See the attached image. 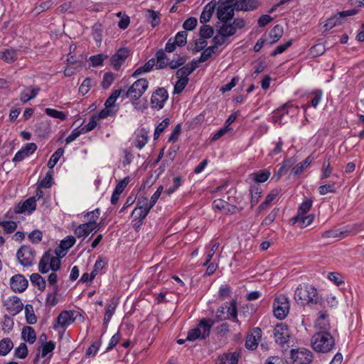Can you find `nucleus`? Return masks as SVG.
Instances as JSON below:
<instances>
[{
  "label": "nucleus",
  "instance_id": "34",
  "mask_svg": "<svg viewBox=\"0 0 364 364\" xmlns=\"http://www.w3.org/2000/svg\"><path fill=\"white\" fill-rule=\"evenodd\" d=\"M225 306L227 307L228 315L231 316L235 322L239 323L236 301L232 300L230 303L225 302Z\"/></svg>",
  "mask_w": 364,
  "mask_h": 364
},
{
  "label": "nucleus",
  "instance_id": "28",
  "mask_svg": "<svg viewBox=\"0 0 364 364\" xmlns=\"http://www.w3.org/2000/svg\"><path fill=\"white\" fill-rule=\"evenodd\" d=\"M0 59L8 63L14 62L17 59L16 50L14 48H6L1 51Z\"/></svg>",
  "mask_w": 364,
  "mask_h": 364
},
{
  "label": "nucleus",
  "instance_id": "5",
  "mask_svg": "<svg viewBox=\"0 0 364 364\" xmlns=\"http://www.w3.org/2000/svg\"><path fill=\"white\" fill-rule=\"evenodd\" d=\"M289 301L287 296L280 294L274 299L273 303V313L277 318L279 320L284 319L289 312Z\"/></svg>",
  "mask_w": 364,
  "mask_h": 364
},
{
  "label": "nucleus",
  "instance_id": "35",
  "mask_svg": "<svg viewBox=\"0 0 364 364\" xmlns=\"http://www.w3.org/2000/svg\"><path fill=\"white\" fill-rule=\"evenodd\" d=\"M151 208L147 207L146 209H143L140 207H136L132 213V217L134 220H139L141 222L148 213H149Z\"/></svg>",
  "mask_w": 364,
  "mask_h": 364
},
{
  "label": "nucleus",
  "instance_id": "43",
  "mask_svg": "<svg viewBox=\"0 0 364 364\" xmlns=\"http://www.w3.org/2000/svg\"><path fill=\"white\" fill-rule=\"evenodd\" d=\"M318 193L321 196H324L327 193H334L336 192V183H328L321 185L318 188Z\"/></svg>",
  "mask_w": 364,
  "mask_h": 364
},
{
  "label": "nucleus",
  "instance_id": "41",
  "mask_svg": "<svg viewBox=\"0 0 364 364\" xmlns=\"http://www.w3.org/2000/svg\"><path fill=\"white\" fill-rule=\"evenodd\" d=\"M341 23V20L340 19V17L338 16V15L332 16L329 18H328L326 21V23L323 25V32H326L333 27H335L337 25H340Z\"/></svg>",
  "mask_w": 364,
  "mask_h": 364
},
{
  "label": "nucleus",
  "instance_id": "30",
  "mask_svg": "<svg viewBox=\"0 0 364 364\" xmlns=\"http://www.w3.org/2000/svg\"><path fill=\"white\" fill-rule=\"evenodd\" d=\"M271 175L269 169L261 170L251 174V177L256 183H264L268 180Z\"/></svg>",
  "mask_w": 364,
  "mask_h": 364
},
{
  "label": "nucleus",
  "instance_id": "36",
  "mask_svg": "<svg viewBox=\"0 0 364 364\" xmlns=\"http://www.w3.org/2000/svg\"><path fill=\"white\" fill-rule=\"evenodd\" d=\"M348 231H340L338 229L326 230L321 234L323 238L345 237L348 235Z\"/></svg>",
  "mask_w": 364,
  "mask_h": 364
},
{
  "label": "nucleus",
  "instance_id": "52",
  "mask_svg": "<svg viewBox=\"0 0 364 364\" xmlns=\"http://www.w3.org/2000/svg\"><path fill=\"white\" fill-rule=\"evenodd\" d=\"M45 113L50 117L65 120L66 119V114L62 111H58L52 108H46Z\"/></svg>",
  "mask_w": 364,
  "mask_h": 364
},
{
  "label": "nucleus",
  "instance_id": "50",
  "mask_svg": "<svg viewBox=\"0 0 364 364\" xmlns=\"http://www.w3.org/2000/svg\"><path fill=\"white\" fill-rule=\"evenodd\" d=\"M58 292V287L55 286V287L53 289V291L51 293H48L47 295V297L46 299V304L47 305L54 306L58 304V300L57 299Z\"/></svg>",
  "mask_w": 364,
  "mask_h": 364
},
{
  "label": "nucleus",
  "instance_id": "64",
  "mask_svg": "<svg viewBox=\"0 0 364 364\" xmlns=\"http://www.w3.org/2000/svg\"><path fill=\"white\" fill-rule=\"evenodd\" d=\"M214 33L213 27L208 25H203L200 28V35L203 38H209Z\"/></svg>",
  "mask_w": 364,
  "mask_h": 364
},
{
  "label": "nucleus",
  "instance_id": "39",
  "mask_svg": "<svg viewBox=\"0 0 364 364\" xmlns=\"http://www.w3.org/2000/svg\"><path fill=\"white\" fill-rule=\"evenodd\" d=\"M156 65L159 68H164L168 65L169 60L163 50H158L156 53Z\"/></svg>",
  "mask_w": 364,
  "mask_h": 364
},
{
  "label": "nucleus",
  "instance_id": "48",
  "mask_svg": "<svg viewBox=\"0 0 364 364\" xmlns=\"http://www.w3.org/2000/svg\"><path fill=\"white\" fill-rule=\"evenodd\" d=\"M25 313L26 321L29 324H34L37 321V318L34 314L32 305H26L25 306Z\"/></svg>",
  "mask_w": 364,
  "mask_h": 364
},
{
  "label": "nucleus",
  "instance_id": "20",
  "mask_svg": "<svg viewBox=\"0 0 364 364\" xmlns=\"http://www.w3.org/2000/svg\"><path fill=\"white\" fill-rule=\"evenodd\" d=\"M217 3L215 1H211L206 4L200 16V21L201 23L208 22L215 9Z\"/></svg>",
  "mask_w": 364,
  "mask_h": 364
},
{
  "label": "nucleus",
  "instance_id": "13",
  "mask_svg": "<svg viewBox=\"0 0 364 364\" xmlns=\"http://www.w3.org/2000/svg\"><path fill=\"white\" fill-rule=\"evenodd\" d=\"M37 149V145L35 143H28L25 146H22L15 154L13 161L19 162L23 160L25 158L33 154Z\"/></svg>",
  "mask_w": 364,
  "mask_h": 364
},
{
  "label": "nucleus",
  "instance_id": "31",
  "mask_svg": "<svg viewBox=\"0 0 364 364\" xmlns=\"http://www.w3.org/2000/svg\"><path fill=\"white\" fill-rule=\"evenodd\" d=\"M23 339L29 343H33L36 341V336L34 329L30 326H25L22 330Z\"/></svg>",
  "mask_w": 364,
  "mask_h": 364
},
{
  "label": "nucleus",
  "instance_id": "16",
  "mask_svg": "<svg viewBox=\"0 0 364 364\" xmlns=\"http://www.w3.org/2000/svg\"><path fill=\"white\" fill-rule=\"evenodd\" d=\"M213 208L221 211L224 214H233L237 210V207L230 205L223 199H216L213 202Z\"/></svg>",
  "mask_w": 364,
  "mask_h": 364
},
{
  "label": "nucleus",
  "instance_id": "45",
  "mask_svg": "<svg viewBox=\"0 0 364 364\" xmlns=\"http://www.w3.org/2000/svg\"><path fill=\"white\" fill-rule=\"evenodd\" d=\"M63 153H64V151L62 148L58 149L53 153V154L50 156V158L48 162V164H47L48 167L49 168H53L55 166V164L58 163V161H59L60 158L63 154Z\"/></svg>",
  "mask_w": 364,
  "mask_h": 364
},
{
  "label": "nucleus",
  "instance_id": "25",
  "mask_svg": "<svg viewBox=\"0 0 364 364\" xmlns=\"http://www.w3.org/2000/svg\"><path fill=\"white\" fill-rule=\"evenodd\" d=\"M145 18L146 21L151 23L153 28L156 27L160 23L161 14L159 11H155L152 9H148L145 13Z\"/></svg>",
  "mask_w": 364,
  "mask_h": 364
},
{
  "label": "nucleus",
  "instance_id": "11",
  "mask_svg": "<svg viewBox=\"0 0 364 364\" xmlns=\"http://www.w3.org/2000/svg\"><path fill=\"white\" fill-rule=\"evenodd\" d=\"M274 341L279 345H284L289 341V331L286 324L279 323L275 326L274 328Z\"/></svg>",
  "mask_w": 364,
  "mask_h": 364
},
{
  "label": "nucleus",
  "instance_id": "47",
  "mask_svg": "<svg viewBox=\"0 0 364 364\" xmlns=\"http://www.w3.org/2000/svg\"><path fill=\"white\" fill-rule=\"evenodd\" d=\"M216 46H213L204 49L198 58L199 63L207 61L212 56V55L216 52Z\"/></svg>",
  "mask_w": 364,
  "mask_h": 364
},
{
  "label": "nucleus",
  "instance_id": "3",
  "mask_svg": "<svg viewBox=\"0 0 364 364\" xmlns=\"http://www.w3.org/2000/svg\"><path fill=\"white\" fill-rule=\"evenodd\" d=\"M149 87V82L146 78H140L136 80L127 91L122 92L124 98H129L132 104L136 106V101L139 100L145 92Z\"/></svg>",
  "mask_w": 364,
  "mask_h": 364
},
{
  "label": "nucleus",
  "instance_id": "57",
  "mask_svg": "<svg viewBox=\"0 0 364 364\" xmlns=\"http://www.w3.org/2000/svg\"><path fill=\"white\" fill-rule=\"evenodd\" d=\"M178 78V80L174 85L173 94H180L185 89L188 82V78Z\"/></svg>",
  "mask_w": 364,
  "mask_h": 364
},
{
  "label": "nucleus",
  "instance_id": "26",
  "mask_svg": "<svg viewBox=\"0 0 364 364\" xmlns=\"http://www.w3.org/2000/svg\"><path fill=\"white\" fill-rule=\"evenodd\" d=\"M50 252H46L40 259L38 270L42 274H46L50 270Z\"/></svg>",
  "mask_w": 364,
  "mask_h": 364
},
{
  "label": "nucleus",
  "instance_id": "40",
  "mask_svg": "<svg viewBox=\"0 0 364 364\" xmlns=\"http://www.w3.org/2000/svg\"><path fill=\"white\" fill-rule=\"evenodd\" d=\"M116 307L117 304L114 302L109 303L106 306L103 322L104 326H106L111 320V318L115 311Z\"/></svg>",
  "mask_w": 364,
  "mask_h": 364
},
{
  "label": "nucleus",
  "instance_id": "6",
  "mask_svg": "<svg viewBox=\"0 0 364 364\" xmlns=\"http://www.w3.org/2000/svg\"><path fill=\"white\" fill-rule=\"evenodd\" d=\"M36 254V251L30 245H22L16 252V259L21 266L29 267L33 264Z\"/></svg>",
  "mask_w": 364,
  "mask_h": 364
},
{
  "label": "nucleus",
  "instance_id": "9",
  "mask_svg": "<svg viewBox=\"0 0 364 364\" xmlns=\"http://www.w3.org/2000/svg\"><path fill=\"white\" fill-rule=\"evenodd\" d=\"M168 98V94L167 90L164 87H159L151 95V107L156 109H162Z\"/></svg>",
  "mask_w": 364,
  "mask_h": 364
},
{
  "label": "nucleus",
  "instance_id": "4",
  "mask_svg": "<svg viewBox=\"0 0 364 364\" xmlns=\"http://www.w3.org/2000/svg\"><path fill=\"white\" fill-rule=\"evenodd\" d=\"M213 322L210 318L202 319L197 327L191 329L186 340L194 341L198 338L205 339L209 336Z\"/></svg>",
  "mask_w": 364,
  "mask_h": 364
},
{
  "label": "nucleus",
  "instance_id": "60",
  "mask_svg": "<svg viewBox=\"0 0 364 364\" xmlns=\"http://www.w3.org/2000/svg\"><path fill=\"white\" fill-rule=\"evenodd\" d=\"M245 346L247 349L250 350H255L257 348L258 342L252 333L247 335Z\"/></svg>",
  "mask_w": 364,
  "mask_h": 364
},
{
  "label": "nucleus",
  "instance_id": "58",
  "mask_svg": "<svg viewBox=\"0 0 364 364\" xmlns=\"http://www.w3.org/2000/svg\"><path fill=\"white\" fill-rule=\"evenodd\" d=\"M170 119L168 118L164 119L156 128L154 134V139H157L161 133H162L164 129L169 125Z\"/></svg>",
  "mask_w": 364,
  "mask_h": 364
},
{
  "label": "nucleus",
  "instance_id": "7",
  "mask_svg": "<svg viewBox=\"0 0 364 364\" xmlns=\"http://www.w3.org/2000/svg\"><path fill=\"white\" fill-rule=\"evenodd\" d=\"M217 10V16L220 21H228L234 16L236 10L235 0H220Z\"/></svg>",
  "mask_w": 364,
  "mask_h": 364
},
{
  "label": "nucleus",
  "instance_id": "24",
  "mask_svg": "<svg viewBox=\"0 0 364 364\" xmlns=\"http://www.w3.org/2000/svg\"><path fill=\"white\" fill-rule=\"evenodd\" d=\"M148 132L144 129H140L136 134L134 145L138 149H141L148 142Z\"/></svg>",
  "mask_w": 364,
  "mask_h": 364
},
{
  "label": "nucleus",
  "instance_id": "14",
  "mask_svg": "<svg viewBox=\"0 0 364 364\" xmlns=\"http://www.w3.org/2000/svg\"><path fill=\"white\" fill-rule=\"evenodd\" d=\"M4 306L7 311L12 315H16L23 309V304L20 299L16 296L9 297L4 301Z\"/></svg>",
  "mask_w": 364,
  "mask_h": 364
},
{
  "label": "nucleus",
  "instance_id": "12",
  "mask_svg": "<svg viewBox=\"0 0 364 364\" xmlns=\"http://www.w3.org/2000/svg\"><path fill=\"white\" fill-rule=\"evenodd\" d=\"M28 282L26 277L20 274H15L10 279V286L14 292L21 293L28 287Z\"/></svg>",
  "mask_w": 364,
  "mask_h": 364
},
{
  "label": "nucleus",
  "instance_id": "49",
  "mask_svg": "<svg viewBox=\"0 0 364 364\" xmlns=\"http://www.w3.org/2000/svg\"><path fill=\"white\" fill-rule=\"evenodd\" d=\"M312 200L306 199L304 200L298 208L297 215L296 216H302L309 212L312 206Z\"/></svg>",
  "mask_w": 364,
  "mask_h": 364
},
{
  "label": "nucleus",
  "instance_id": "38",
  "mask_svg": "<svg viewBox=\"0 0 364 364\" xmlns=\"http://www.w3.org/2000/svg\"><path fill=\"white\" fill-rule=\"evenodd\" d=\"M100 215V210L99 208H96L95 210L87 213L85 218H87V223H92V227H101L100 223H97V220L98 219L99 216Z\"/></svg>",
  "mask_w": 364,
  "mask_h": 364
},
{
  "label": "nucleus",
  "instance_id": "2",
  "mask_svg": "<svg viewBox=\"0 0 364 364\" xmlns=\"http://www.w3.org/2000/svg\"><path fill=\"white\" fill-rule=\"evenodd\" d=\"M334 345V338L328 332H317L311 338L312 348L319 353L330 352Z\"/></svg>",
  "mask_w": 364,
  "mask_h": 364
},
{
  "label": "nucleus",
  "instance_id": "42",
  "mask_svg": "<svg viewBox=\"0 0 364 364\" xmlns=\"http://www.w3.org/2000/svg\"><path fill=\"white\" fill-rule=\"evenodd\" d=\"M219 242H214L210 245V248L206 251L205 260L203 264V266H206L211 261L213 255L219 247Z\"/></svg>",
  "mask_w": 364,
  "mask_h": 364
},
{
  "label": "nucleus",
  "instance_id": "29",
  "mask_svg": "<svg viewBox=\"0 0 364 364\" xmlns=\"http://www.w3.org/2000/svg\"><path fill=\"white\" fill-rule=\"evenodd\" d=\"M283 27L279 24L274 26L269 33L270 41L269 43L270 45L277 43L283 36Z\"/></svg>",
  "mask_w": 364,
  "mask_h": 364
},
{
  "label": "nucleus",
  "instance_id": "8",
  "mask_svg": "<svg viewBox=\"0 0 364 364\" xmlns=\"http://www.w3.org/2000/svg\"><path fill=\"white\" fill-rule=\"evenodd\" d=\"M290 358L296 364H310L313 360V354L306 348L292 349Z\"/></svg>",
  "mask_w": 364,
  "mask_h": 364
},
{
  "label": "nucleus",
  "instance_id": "32",
  "mask_svg": "<svg viewBox=\"0 0 364 364\" xmlns=\"http://www.w3.org/2000/svg\"><path fill=\"white\" fill-rule=\"evenodd\" d=\"M14 343L11 338H5L0 341V355H6L13 348Z\"/></svg>",
  "mask_w": 364,
  "mask_h": 364
},
{
  "label": "nucleus",
  "instance_id": "21",
  "mask_svg": "<svg viewBox=\"0 0 364 364\" xmlns=\"http://www.w3.org/2000/svg\"><path fill=\"white\" fill-rule=\"evenodd\" d=\"M36 208V203L34 198H29L26 200L21 205H18L15 210L16 213H22L28 212L32 213Z\"/></svg>",
  "mask_w": 364,
  "mask_h": 364
},
{
  "label": "nucleus",
  "instance_id": "33",
  "mask_svg": "<svg viewBox=\"0 0 364 364\" xmlns=\"http://www.w3.org/2000/svg\"><path fill=\"white\" fill-rule=\"evenodd\" d=\"M33 285L38 287L41 291H43L46 287V280L38 273H33L30 277Z\"/></svg>",
  "mask_w": 364,
  "mask_h": 364
},
{
  "label": "nucleus",
  "instance_id": "46",
  "mask_svg": "<svg viewBox=\"0 0 364 364\" xmlns=\"http://www.w3.org/2000/svg\"><path fill=\"white\" fill-rule=\"evenodd\" d=\"M122 92L123 90L122 89L114 90L106 100L105 103V107L112 108L114 105L117 99L119 97Z\"/></svg>",
  "mask_w": 364,
  "mask_h": 364
},
{
  "label": "nucleus",
  "instance_id": "27",
  "mask_svg": "<svg viewBox=\"0 0 364 364\" xmlns=\"http://www.w3.org/2000/svg\"><path fill=\"white\" fill-rule=\"evenodd\" d=\"M221 26H217L218 33L221 36L229 37L235 33V29L233 28L232 23L228 21H220Z\"/></svg>",
  "mask_w": 364,
  "mask_h": 364
},
{
  "label": "nucleus",
  "instance_id": "23",
  "mask_svg": "<svg viewBox=\"0 0 364 364\" xmlns=\"http://www.w3.org/2000/svg\"><path fill=\"white\" fill-rule=\"evenodd\" d=\"M240 350L233 353H225L220 356V364H237Z\"/></svg>",
  "mask_w": 364,
  "mask_h": 364
},
{
  "label": "nucleus",
  "instance_id": "54",
  "mask_svg": "<svg viewBox=\"0 0 364 364\" xmlns=\"http://www.w3.org/2000/svg\"><path fill=\"white\" fill-rule=\"evenodd\" d=\"M14 321L8 315H5L1 322L2 330L5 333H9L14 328Z\"/></svg>",
  "mask_w": 364,
  "mask_h": 364
},
{
  "label": "nucleus",
  "instance_id": "44",
  "mask_svg": "<svg viewBox=\"0 0 364 364\" xmlns=\"http://www.w3.org/2000/svg\"><path fill=\"white\" fill-rule=\"evenodd\" d=\"M326 51L325 46L323 43H318L313 46L309 49V55L312 58H316L323 55Z\"/></svg>",
  "mask_w": 364,
  "mask_h": 364
},
{
  "label": "nucleus",
  "instance_id": "18",
  "mask_svg": "<svg viewBox=\"0 0 364 364\" xmlns=\"http://www.w3.org/2000/svg\"><path fill=\"white\" fill-rule=\"evenodd\" d=\"M100 230V227H92V223H85L79 225L74 230L75 235L77 237H86L88 235L92 232H96Z\"/></svg>",
  "mask_w": 364,
  "mask_h": 364
},
{
  "label": "nucleus",
  "instance_id": "17",
  "mask_svg": "<svg viewBox=\"0 0 364 364\" xmlns=\"http://www.w3.org/2000/svg\"><path fill=\"white\" fill-rule=\"evenodd\" d=\"M236 11H250L257 9L259 3L257 0H235Z\"/></svg>",
  "mask_w": 364,
  "mask_h": 364
},
{
  "label": "nucleus",
  "instance_id": "15",
  "mask_svg": "<svg viewBox=\"0 0 364 364\" xmlns=\"http://www.w3.org/2000/svg\"><path fill=\"white\" fill-rule=\"evenodd\" d=\"M129 55V50L126 48H119L110 59L111 65L115 70H119Z\"/></svg>",
  "mask_w": 364,
  "mask_h": 364
},
{
  "label": "nucleus",
  "instance_id": "55",
  "mask_svg": "<svg viewBox=\"0 0 364 364\" xmlns=\"http://www.w3.org/2000/svg\"><path fill=\"white\" fill-rule=\"evenodd\" d=\"M53 6V1L50 0H47L43 2H41L39 5H37L34 7L33 11L36 14H40L41 13L50 9Z\"/></svg>",
  "mask_w": 364,
  "mask_h": 364
},
{
  "label": "nucleus",
  "instance_id": "19",
  "mask_svg": "<svg viewBox=\"0 0 364 364\" xmlns=\"http://www.w3.org/2000/svg\"><path fill=\"white\" fill-rule=\"evenodd\" d=\"M328 314L326 311H321L317 318L315 327L319 330L318 332H328L330 328V323L328 319Z\"/></svg>",
  "mask_w": 364,
  "mask_h": 364
},
{
  "label": "nucleus",
  "instance_id": "63",
  "mask_svg": "<svg viewBox=\"0 0 364 364\" xmlns=\"http://www.w3.org/2000/svg\"><path fill=\"white\" fill-rule=\"evenodd\" d=\"M187 32L186 31H179L175 36V43L178 46H185L187 41Z\"/></svg>",
  "mask_w": 364,
  "mask_h": 364
},
{
  "label": "nucleus",
  "instance_id": "59",
  "mask_svg": "<svg viewBox=\"0 0 364 364\" xmlns=\"http://www.w3.org/2000/svg\"><path fill=\"white\" fill-rule=\"evenodd\" d=\"M53 184V173L51 171H48L46 176L39 181V187L48 188L52 186Z\"/></svg>",
  "mask_w": 364,
  "mask_h": 364
},
{
  "label": "nucleus",
  "instance_id": "51",
  "mask_svg": "<svg viewBox=\"0 0 364 364\" xmlns=\"http://www.w3.org/2000/svg\"><path fill=\"white\" fill-rule=\"evenodd\" d=\"M101 345V338L95 341L87 350L86 355L88 357H94L99 350Z\"/></svg>",
  "mask_w": 364,
  "mask_h": 364
},
{
  "label": "nucleus",
  "instance_id": "1",
  "mask_svg": "<svg viewBox=\"0 0 364 364\" xmlns=\"http://www.w3.org/2000/svg\"><path fill=\"white\" fill-rule=\"evenodd\" d=\"M295 301L301 306L313 307L321 306L322 298L319 296L317 289L311 284H303L298 286L294 291Z\"/></svg>",
  "mask_w": 364,
  "mask_h": 364
},
{
  "label": "nucleus",
  "instance_id": "61",
  "mask_svg": "<svg viewBox=\"0 0 364 364\" xmlns=\"http://www.w3.org/2000/svg\"><path fill=\"white\" fill-rule=\"evenodd\" d=\"M28 355V348L25 343H22L15 349L14 355L18 358H25Z\"/></svg>",
  "mask_w": 364,
  "mask_h": 364
},
{
  "label": "nucleus",
  "instance_id": "22",
  "mask_svg": "<svg viewBox=\"0 0 364 364\" xmlns=\"http://www.w3.org/2000/svg\"><path fill=\"white\" fill-rule=\"evenodd\" d=\"M315 218L314 214H309L308 215H303L302 216H294L291 218V222L293 225L298 224L300 228H304L312 223Z\"/></svg>",
  "mask_w": 364,
  "mask_h": 364
},
{
  "label": "nucleus",
  "instance_id": "37",
  "mask_svg": "<svg viewBox=\"0 0 364 364\" xmlns=\"http://www.w3.org/2000/svg\"><path fill=\"white\" fill-rule=\"evenodd\" d=\"M155 65V61L154 59L149 60L147 63H146L144 65L138 68L132 74V77H137L143 73H148L153 68Z\"/></svg>",
  "mask_w": 364,
  "mask_h": 364
},
{
  "label": "nucleus",
  "instance_id": "62",
  "mask_svg": "<svg viewBox=\"0 0 364 364\" xmlns=\"http://www.w3.org/2000/svg\"><path fill=\"white\" fill-rule=\"evenodd\" d=\"M75 241L76 240L73 236H67L65 239H63L61 241L60 247L63 250H68L75 245Z\"/></svg>",
  "mask_w": 364,
  "mask_h": 364
},
{
  "label": "nucleus",
  "instance_id": "10",
  "mask_svg": "<svg viewBox=\"0 0 364 364\" xmlns=\"http://www.w3.org/2000/svg\"><path fill=\"white\" fill-rule=\"evenodd\" d=\"M75 321L73 312L71 311H63L57 317L56 321L53 325V328L55 331L62 329L65 331V328Z\"/></svg>",
  "mask_w": 364,
  "mask_h": 364
},
{
  "label": "nucleus",
  "instance_id": "56",
  "mask_svg": "<svg viewBox=\"0 0 364 364\" xmlns=\"http://www.w3.org/2000/svg\"><path fill=\"white\" fill-rule=\"evenodd\" d=\"M321 171V180L328 178L331 176L332 173V168L331 167L329 159L327 161L324 160V161L323 162Z\"/></svg>",
  "mask_w": 364,
  "mask_h": 364
},
{
  "label": "nucleus",
  "instance_id": "53",
  "mask_svg": "<svg viewBox=\"0 0 364 364\" xmlns=\"http://www.w3.org/2000/svg\"><path fill=\"white\" fill-rule=\"evenodd\" d=\"M93 85L92 79L90 77L85 78L79 87V93L82 95H86Z\"/></svg>",
  "mask_w": 364,
  "mask_h": 364
}]
</instances>
